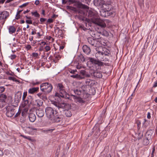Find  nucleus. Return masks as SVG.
Segmentation results:
<instances>
[{
    "instance_id": "5",
    "label": "nucleus",
    "mask_w": 157,
    "mask_h": 157,
    "mask_svg": "<svg viewBox=\"0 0 157 157\" xmlns=\"http://www.w3.org/2000/svg\"><path fill=\"white\" fill-rule=\"evenodd\" d=\"M45 112L47 117L50 120L53 118L55 115H57L58 113L56 110H54L50 107H47L45 109Z\"/></svg>"
},
{
    "instance_id": "30",
    "label": "nucleus",
    "mask_w": 157,
    "mask_h": 157,
    "mask_svg": "<svg viewBox=\"0 0 157 157\" xmlns=\"http://www.w3.org/2000/svg\"><path fill=\"white\" fill-rule=\"evenodd\" d=\"M31 13L35 17H39L40 15L36 11L35 12H31Z\"/></svg>"
},
{
    "instance_id": "21",
    "label": "nucleus",
    "mask_w": 157,
    "mask_h": 157,
    "mask_svg": "<svg viewBox=\"0 0 157 157\" xmlns=\"http://www.w3.org/2000/svg\"><path fill=\"white\" fill-rule=\"evenodd\" d=\"M29 121L31 122H34L36 118V116L35 114L33 113H30L29 115Z\"/></svg>"
},
{
    "instance_id": "57",
    "label": "nucleus",
    "mask_w": 157,
    "mask_h": 157,
    "mask_svg": "<svg viewBox=\"0 0 157 157\" xmlns=\"http://www.w3.org/2000/svg\"><path fill=\"white\" fill-rule=\"evenodd\" d=\"M22 11V10H20L18 11L17 12V15H18L19 14H20V13Z\"/></svg>"
},
{
    "instance_id": "52",
    "label": "nucleus",
    "mask_w": 157,
    "mask_h": 157,
    "mask_svg": "<svg viewBox=\"0 0 157 157\" xmlns=\"http://www.w3.org/2000/svg\"><path fill=\"white\" fill-rule=\"evenodd\" d=\"M33 56L37 57L38 56V54L37 53H33Z\"/></svg>"
},
{
    "instance_id": "2",
    "label": "nucleus",
    "mask_w": 157,
    "mask_h": 157,
    "mask_svg": "<svg viewBox=\"0 0 157 157\" xmlns=\"http://www.w3.org/2000/svg\"><path fill=\"white\" fill-rule=\"evenodd\" d=\"M88 20L93 23L97 24L102 27L106 26L104 22L99 18L98 13L94 11L89 10L88 12Z\"/></svg>"
},
{
    "instance_id": "38",
    "label": "nucleus",
    "mask_w": 157,
    "mask_h": 157,
    "mask_svg": "<svg viewBox=\"0 0 157 157\" xmlns=\"http://www.w3.org/2000/svg\"><path fill=\"white\" fill-rule=\"evenodd\" d=\"M144 122L143 124V126L145 128H146L147 127V125H146L145 123L147 122H148V121L146 119H144Z\"/></svg>"
},
{
    "instance_id": "28",
    "label": "nucleus",
    "mask_w": 157,
    "mask_h": 157,
    "mask_svg": "<svg viewBox=\"0 0 157 157\" xmlns=\"http://www.w3.org/2000/svg\"><path fill=\"white\" fill-rule=\"evenodd\" d=\"M6 104L5 101L0 99V108H3Z\"/></svg>"
},
{
    "instance_id": "35",
    "label": "nucleus",
    "mask_w": 157,
    "mask_h": 157,
    "mask_svg": "<svg viewBox=\"0 0 157 157\" xmlns=\"http://www.w3.org/2000/svg\"><path fill=\"white\" fill-rule=\"evenodd\" d=\"M44 48L46 52H47L51 50V47L47 45Z\"/></svg>"
},
{
    "instance_id": "11",
    "label": "nucleus",
    "mask_w": 157,
    "mask_h": 157,
    "mask_svg": "<svg viewBox=\"0 0 157 157\" xmlns=\"http://www.w3.org/2000/svg\"><path fill=\"white\" fill-rule=\"evenodd\" d=\"M113 14L112 12H107L102 9L100 11V15L102 17H107Z\"/></svg>"
},
{
    "instance_id": "26",
    "label": "nucleus",
    "mask_w": 157,
    "mask_h": 157,
    "mask_svg": "<svg viewBox=\"0 0 157 157\" xmlns=\"http://www.w3.org/2000/svg\"><path fill=\"white\" fill-rule=\"evenodd\" d=\"M80 73L83 76H86V77H89L90 75L86 73V71L84 70H82L80 71Z\"/></svg>"
},
{
    "instance_id": "36",
    "label": "nucleus",
    "mask_w": 157,
    "mask_h": 157,
    "mask_svg": "<svg viewBox=\"0 0 157 157\" xmlns=\"http://www.w3.org/2000/svg\"><path fill=\"white\" fill-rule=\"evenodd\" d=\"M27 92H24L22 98V100H24L27 95Z\"/></svg>"
},
{
    "instance_id": "48",
    "label": "nucleus",
    "mask_w": 157,
    "mask_h": 157,
    "mask_svg": "<svg viewBox=\"0 0 157 157\" xmlns=\"http://www.w3.org/2000/svg\"><path fill=\"white\" fill-rule=\"evenodd\" d=\"M157 86V81L154 82L153 87L155 88Z\"/></svg>"
},
{
    "instance_id": "34",
    "label": "nucleus",
    "mask_w": 157,
    "mask_h": 157,
    "mask_svg": "<svg viewBox=\"0 0 157 157\" xmlns=\"http://www.w3.org/2000/svg\"><path fill=\"white\" fill-rule=\"evenodd\" d=\"M136 123L137 124V128L138 129H139L140 128L141 122L140 121L138 120L136 121Z\"/></svg>"
},
{
    "instance_id": "25",
    "label": "nucleus",
    "mask_w": 157,
    "mask_h": 157,
    "mask_svg": "<svg viewBox=\"0 0 157 157\" xmlns=\"http://www.w3.org/2000/svg\"><path fill=\"white\" fill-rule=\"evenodd\" d=\"M105 50H103L102 51L103 53L104 57L105 56H109L110 55L109 51L106 49H105Z\"/></svg>"
},
{
    "instance_id": "8",
    "label": "nucleus",
    "mask_w": 157,
    "mask_h": 157,
    "mask_svg": "<svg viewBox=\"0 0 157 157\" xmlns=\"http://www.w3.org/2000/svg\"><path fill=\"white\" fill-rule=\"evenodd\" d=\"M87 40L89 43L93 46L97 47L100 45L101 43L96 40H94L92 38H89Z\"/></svg>"
},
{
    "instance_id": "23",
    "label": "nucleus",
    "mask_w": 157,
    "mask_h": 157,
    "mask_svg": "<svg viewBox=\"0 0 157 157\" xmlns=\"http://www.w3.org/2000/svg\"><path fill=\"white\" fill-rule=\"evenodd\" d=\"M8 30L10 33L12 34L15 32L16 29L13 26H10L8 28Z\"/></svg>"
},
{
    "instance_id": "64",
    "label": "nucleus",
    "mask_w": 157,
    "mask_h": 157,
    "mask_svg": "<svg viewBox=\"0 0 157 157\" xmlns=\"http://www.w3.org/2000/svg\"><path fill=\"white\" fill-rule=\"evenodd\" d=\"M21 29V28H20V27L18 28L17 29V32H19Z\"/></svg>"
},
{
    "instance_id": "56",
    "label": "nucleus",
    "mask_w": 157,
    "mask_h": 157,
    "mask_svg": "<svg viewBox=\"0 0 157 157\" xmlns=\"http://www.w3.org/2000/svg\"><path fill=\"white\" fill-rule=\"evenodd\" d=\"M36 34H37L38 35V37L39 38L41 36H42V35L40 34L39 32L36 33Z\"/></svg>"
},
{
    "instance_id": "12",
    "label": "nucleus",
    "mask_w": 157,
    "mask_h": 157,
    "mask_svg": "<svg viewBox=\"0 0 157 157\" xmlns=\"http://www.w3.org/2000/svg\"><path fill=\"white\" fill-rule=\"evenodd\" d=\"M101 8L107 12H110V11L112 9V6L110 4L105 2Z\"/></svg>"
},
{
    "instance_id": "44",
    "label": "nucleus",
    "mask_w": 157,
    "mask_h": 157,
    "mask_svg": "<svg viewBox=\"0 0 157 157\" xmlns=\"http://www.w3.org/2000/svg\"><path fill=\"white\" fill-rule=\"evenodd\" d=\"M32 30H33L32 32H31V34L32 35H34L36 33V30L35 29H32Z\"/></svg>"
},
{
    "instance_id": "47",
    "label": "nucleus",
    "mask_w": 157,
    "mask_h": 157,
    "mask_svg": "<svg viewBox=\"0 0 157 157\" xmlns=\"http://www.w3.org/2000/svg\"><path fill=\"white\" fill-rule=\"evenodd\" d=\"M31 46L30 45H27L26 46V48L27 50H29L31 48Z\"/></svg>"
},
{
    "instance_id": "50",
    "label": "nucleus",
    "mask_w": 157,
    "mask_h": 157,
    "mask_svg": "<svg viewBox=\"0 0 157 157\" xmlns=\"http://www.w3.org/2000/svg\"><path fill=\"white\" fill-rule=\"evenodd\" d=\"M55 57L58 60H59L61 58L60 56L59 55H56L55 56Z\"/></svg>"
},
{
    "instance_id": "27",
    "label": "nucleus",
    "mask_w": 157,
    "mask_h": 157,
    "mask_svg": "<svg viewBox=\"0 0 157 157\" xmlns=\"http://www.w3.org/2000/svg\"><path fill=\"white\" fill-rule=\"evenodd\" d=\"M54 130V129H45L42 130V132L45 133H48L49 132H52Z\"/></svg>"
},
{
    "instance_id": "55",
    "label": "nucleus",
    "mask_w": 157,
    "mask_h": 157,
    "mask_svg": "<svg viewBox=\"0 0 157 157\" xmlns=\"http://www.w3.org/2000/svg\"><path fill=\"white\" fill-rule=\"evenodd\" d=\"M3 155V152L2 151L0 150V157L2 156Z\"/></svg>"
},
{
    "instance_id": "3",
    "label": "nucleus",
    "mask_w": 157,
    "mask_h": 157,
    "mask_svg": "<svg viewBox=\"0 0 157 157\" xmlns=\"http://www.w3.org/2000/svg\"><path fill=\"white\" fill-rule=\"evenodd\" d=\"M53 104L57 108L60 112L62 111H65V114L67 117L71 116V112L68 110L71 108V105L69 104L64 103H59L56 101L53 102Z\"/></svg>"
},
{
    "instance_id": "31",
    "label": "nucleus",
    "mask_w": 157,
    "mask_h": 157,
    "mask_svg": "<svg viewBox=\"0 0 157 157\" xmlns=\"http://www.w3.org/2000/svg\"><path fill=\"white\" fill-rule=\"evenodd\" d=\"M8 79L10 80H12L13 81H14L15 82H19V81L17 79H16V78L14 77H9L8 78Z\"/></svg>"
},
{
    "instance_id": "29",
    "label": "nucleus",
    "mask_w": 157,
    "mask_h": 157,
    "mask_svg": "<svg viewBox=\"0 0 157 157\" xmlns=\"http://www.w3.org/2000/svg\"><path fill=\"white\" fill-rule=\"evenodd\" d=\"M7 98V96L5 94H2L0 95V99H2L3 101H5Z\"/></svg>"
},
{
    "instance_id": "17",
    "label": "nucleus",
    "mask_w": 157,
    "mask_h": 157,
    "mask_svg": "<svg viewBox=\"0 0 157 157\" xmlns=\"http://www.w3.org/2000/svg\"><path fill=\"white\" fill-rule=\"evenodd\" d=\"M71 96L74 100L75 101L76 103L78 102L79 103L82 104L84 102V101L80 98L77 97L73 95H72Z\"/></svg>"
},
{
    "instance_id": "54",
    "label": "nucleus",
    "mask_w": 157,
    "mask_h": 157,
    "mask_svg": "<svg viewBox=\"0 0 157 157\" xmlns=\"http://www.w3.org/2000/svg\"><path fill=\"white\" fill-rule=\"evenodd\" d=\"M29 3V2H27L25 3H24L22 5V6H23V7H25L26 6H27L28 4Z\"/></svg>"
},
{
    "instance_id": "40",
    "label": "nucleus",
    "mask_w": 157,
    "mask_h": 157,
    "mask_svg": "<svg viewBox=\"0 0 157 157\" xmlns=\"http://www.w3.org/2000/svg\"><path fill=\"white\" fill-rule=\"evenodd\" d=\"M54 20L52 18L48 19L47 21L48 23H52L53 21Z\"/></svg>"
},
{
    "instance_id": "62",
    "label": "nucleus",
    "mask_w": 157,
    "mask_h": 157,
    "mask_svg": "<svg viewBox=\"0 0 157 157\" xmlns=\"http://www.w3.org/2000/svg\"><path fill=\"white\" fill-rule=\"evenodd\" d=\"M42 14L43 15H45V11L44 10H42Z\"/></svg>"
},
{
    "instance_id": "45",
    "label": "nucleus",
    "mask_w": 157,
    "mask_h": 157,
    "mask_svg": "<svg viewBox=\"0 0 157 157\" xmlns=\"http://www.w3.org/2000/svg\"><path fill=\"white\" fill-rule=\"evenodd\" d=\"M26 22L28 24H32V20H26Z\"/></svg>"
},
{
    "instance_id": "7",
    "label": "nucleus",
    "mask_w": 157,
    "mask_h": 157,
    "mask_svg": "<svg viewBox=\"0 0 157 157\" xmlns=\"http://www.w3.org/2000/svg\"><path fill=\"white\" fill-rule=\"evenodd\" d=\"M9 16V13L7 11H4L0 13V20H4V21L2 23L3 25L5 21Z\"/></svg>"
},
{
    "instance_id": "51",
    "label": "nucleus",
    "mask_w": 157,
    "mask_h": 157,
    "mask_svg": "<svg viewBox=\"0 0 157 157\" xmlns=\"http://www.w3.org/2000/svg\"><path fill=\"white\" fill-rule=\"evenodd\" d=\"M40 3L39 1L36 0L35 1V4L36 5H38Z\"/></svg>"
},
{
    "instance_id": "15",
    "label": "nucleus",
    "mask_w": 157,
    "mask_h": 157,
    "mask_svg": "<svg viewBox=\"0 0 157 157\" xmlns=\"http://www.w3.org/2000/svg\"><path fill=\"white\" fill-rule=\"evenodd\" d=\"M50 120L53 122H59L62 120V118L60 116H57L56 115L54 117L52 118Z\"/></svg>"
},
{
    "instance_id": "60",
    "label": "nucleus",
    "mask_w": 157,
    "mask_h": 157,
    "mask_svg": "<svg viewBox=\"0 0 157 157\" xmlns=\"http://www.w3.org/2000/svg\"><path fill=\"white\" fill-rule=\"evenodd\" d=\"M90 79H87L86 80V82L87 83L88 82V83H89L90 82Z\"/></svg>"
},
{
    "instance_id": "22",
    "label": "nucleus",
    "mask_w": 157,
    "mask_h": 157,
    "mask_svg": "<svg viewBox=\"0 0 157 157\" xmlns=\"http://www.w3.org/2000/svg\"><path fill=\"white\" fill-rule=\"evenodd\" d=\"M93 75L97 78H101L102 77V75L100 72L95 71L93 73Z\"/></svg>"
},
{
    "instance_id": "42",
    "label": "nucleus",
    "mask_w": 157,
    "mask_h": 157,
    "mask_svg": "<svg viewBox=\"0 0 157 157\" xmlns=\"http://www.w3.org/2000/svg\"><path fill=\"white\" fill-rule=\"evenodd\" d=\"M31 84L33 86H35V85L39 84L40 82H35L33 81L31 82Z\"/></svg>"
},
{
    "instance_id": "49",
    "label": "nucleus",
    "mask_w": 157,
    "mask_h": 157,
    "mask_svg": "<svg viewBox=\"0 0 157 157\" xmlns=\"http://www.w3.org/2000/svg\"><path fill=\"white\" fill-rule=\"evenodd\" d=\"M57 17V15H56L55 14H53L52 17L51 18L52 19H53L54 20Z\"/></svg>"
},
{
    "instance_id": "19",
    "label": "nucleus",
    "mask_w": 157,
    "mask_h": 157,
    "mask_svg": "<svg viewBox=\"0 0 157 157\" xmlns=\"http://www.w3.org/2000/svg\"><path fill=\"white\" fill-rule=\"evenodd\" d=\"M39 90V88L38 87H33L30 88L28 91V93L31 94H33L37 92Z\"/></svg>"
},
{
    "instance_id": "32",
    "label": "nucleus",
    "mask_w": 157,
    "mask_h": 157,
    "mask_svg": "<svg viewBox=\"0 0 157 157\" xmlns=\"http://www.w3.org/2000/svg\"><path fill=\"white\" fill-rule=\"evenodd\" d=\"M20 136H21L23 137L24 138L27 139L28 140H29L30 141H33L32 139L31 138V137L30 136H24V135H21Z\"/></svg>"
},
{
    "instance_id": "53",
    "label": "nucleus",
    "mask_w": 157,
    "mask_h": 157,
    "mask_svg": "<svg viewBox=\"0 0 157 157\" xmlns=\"http://www.w3.org/2000/svg\"><path fill=\"white\" fill-rule=\"evenodd\" d=\"M20 113H21V112H20V111L18 112L17 113H16V114L15 115V117H17L20 114Z\"/></svg>"
},
{
    "instance_id": "37",
    "label": "nucleus",
    "mask_w": 157,
    "mask_h": 157,
    "mask_svg": "<svg viewBox=\"0 0 157 157\" xmlns=\"http://www.w3.org/2000/svg\"><path fill=\"white\" fill-rule=\"evenodd\" d=\"M5 89V88L2 86H0V93L3 92Z\"/></svg>"
},
{
    "instance_id": "41",
    "label": "nucleus",
    "mask_w": 157,
    "mask_h": 157,
    "mask_svg": "<svg viewBox=\"0 0 157 157\" xmlns=\"http://www.w3.org/2000/svg\"><path fill=\"white\" fill-rule=\"evenodd\" d=\"M46 20V18H40V21L41 22V23L42 24V23L44 22Z\"/></svg>"
},
{
    "instance_id": "10",
    "label": "nucleus",
    "mask_w": 157,
    "mask_h": 157,
    "mask_svg": "<svg viewBox=\"0 0 157 157\" xmlns=\"http://www.w3.org/2000/svg\"><path fill=\"white\" fill-rule=\"evenodd\" d=\"M36 113L39 117H42L44 114L43 109L41 107L37 108L36 110Z\"/></svg>"
},
{
    "instance_id": "59",
    "label": "nucleus",
    "mask_w": 157,
    "mask_h": 157,
    "mask_svg": "<svg viewBox=\"0 0 157 157\" xmlns=\"http://www.w3.org/2000/svg\"><path fill=\"white\" fill-rule=\"evenodd\" d=\"M77 68L78 69H80L82 67L79 65H78L77 66Z\"/></svg>"
},
{
    "instance_id": "39",
    "label": "nucleus",
    "mask_w": 157,
    "mask_h": 157,
    "mask_svg": "<svg viewBox=\"0 0 157 157\" xmlns=\"http://www.w3.org/2000/svg\"><path fill=\"white\" fill-rule=\"evenodd\" d=\"M103 34L105 36H108L109 35V34L108 32L105 30H104L103 31Z\"/></svg>"
},
{
    "instance_id": "6",
    "label": "nucleus",
    "mask_w": 157,
    "mask_h": 157,
    "mask_svg": "<svg viewBox=\"0 0 157 157\" xmlns=\"http://www.w3.org/2000/svg\"><path fill=\"white\" fill-rule=\"evenodd\" d=\"M97 49V52L96 53L95 55L96 58H97L99 60L101 61H108V59L107 58H104V56L103 55V53L102 51H98Z\"/></svg>"
},
{
    "instance_id": "1",
    "label": "nucleus",
    "mask_w": 157,
    "mask_h": 157,
    "mask_svg": "<svg viewBox=\"0 0 157 157\" xmlns=\"http://www.w3.org/2000/svg\"><path fill=\"white\" fill-rule=\"evenodd\" d=\"M40 89L42 92L38 93L36 94V96L40 99L45 100L47 99L46 95L52 91L53 87L51 84L45 82L40 84Z\"/></svg>"
},
{
    "instance_id": "20",
    "label": "nucleus",
    "mask_w": 157,
    "mask_h": 157,
    "mask_svg": "<svg viewBox=\"0 0 157 157\" xmlns=\"http://www.w3.org/2000/svg\"><path fill=\"white\" fill-rule=\"evenodd\" d=\"M82 50L83 52L87 55L89 54L91 52V50L89 47H88L86 45H84L83 46Z\"/></svg>"
},
{
    "instance_id": "18",
    "label": "nucleus",
    "mask_w": 157,
    "mask_h": 157,
    "mask_svg": "<svg viewBox=\"0 0 157 157\" xmlns=\"http://www.w3.org/2000/svg\"><path fill=\"white\" fill-rule=\"evenodd\" d=\"M105 2L103 0H95L94 3L96 6H100L101 8Z\"/></svg>"
},
{
    "instance_id": "13",
    "label": "nucleus",
    "mask_w": 157,
    "mask_h": 157,
    "mask_svg": "<svg viewBox=\"0 0 157 157\" xmlns=\"http://www.w3.org/2000/svg\"><path fill=\"white\" fill-rule=\"evenodd\" d=\"M6 109L7 110L6 113V116L10 117H13L15 113L14 109H12L10 107H7Z\"/></svg>"
},
{
    "instance_id": "33",
    "label": "nucleus",
    "mask_w": 157,
    "mask_h": 157,
    "mask_svg": "<svg viewBox=\"0 0 157 157\" xmlns=\"http://www.w3.org/2000/svg\"><path fill=\"white\" fill-rule=\"evenodd\" d=\"M24 101V102L23 104V107H25L29 103V101L28 99H26L24 100H23Z\"/></svg>"
},
{
    "instance_id": "46",
    "label": "nucleus",
    "mask_w": 157,
    "mask_h": 157,
    "mask_svg": "<svg viewBox=\"0 0 157 157\" xmlns=\"http://www.w3.org/2000/svg\"><path fill=\"white\" fill-rule=\"evenodd\" d=\"M147 117L148 119H150L151 118V113L149 112L147 113Z\"/></svg>"
},
{
    "instance_id": "43",
    "label": "nucleus",
    "mask_w": 157,
    "mask_h": 157,
    "mask_svg": "<svg viewBox=\"0 0 157 157\" xmlns=\"http://www.w3.org/2000/svg\"><path fill=\"white\" fill-rule=\"evenodd\" d=\"M16 55H11L10 56V57L11 59L13 60V59H15L16 58Z\"/></svg>"
},
{
    "instance_id": "9",
    "label": "nucleus",
    "mask_w": 157,
    "mask_h": 157,
    "mask_svg": "<svg viewBox=\"0 0 157 157\" xmlns=\"http://www.w3.org/2000/svg\"><path fill=\"white\" fill-rule=\"evenodd\" d=\"M78 6L81 9L79 10V13L83 15L85 14V10H86V11L87 10H88L89 8L87 6L83 5L81 3L78 4Z\"/></svg>"
},
{
    "instance_id": "58",
    "label": "nucleus",
    "mask_w": 157,
    "mask_h": 157,
    "mask_svg": "<svg viewBox=\"0 0 157 157\" xmlns=\"http://www.w3.org/2000/svg\"><path fill=\"white\" fill-rule=\"evenodd\" d=\"M17 96L19 98V99H21V94L20 93L19 94L17 95Z\"/></svg>"
},
{
    "instance_id": "61",
    "label": "nucleus",
    "mask_w": 157,
    "mask_h": 157,
    "mask_svg": "<svg viewBox=\"0 0 157 157\" xmlns=\"http://www.w3.org/2000/svg\"><path fill=\"white\" fill-rule=\"evenodd\" d=\"M6 0H0V3L3 4Z\"/></svg>"
},
{
    "instance_id": "24",
    "label": "nucleus",
    "mask_w": 157,
    "mask_h": 157,
    "mask_svg": "<svg viewBox=\"0 0 157 157\" xmlns=\"http://www.w3.org/2000/svg\"><path fill=\"white\" fill-rule=\"evenodd\" d=\"M43 102L39 99H37L35 100V105L38 106H40L42 105Z\"/></svg>"
},
{
    "instance_id": "16",
    "label": "nucleus",
    "mask_w": 157,
    "mask_h": 157,
    "mask_svg": "<svg viewBox=\"0 0 157 157\" xmlns=\"http://www.w3.org/2000/svg\"><path fill=\"white\" fill-rule=\"evenodd\" d=\"M23 129L27 133L30 134H32V132L34 130H36L37 129L36 128H34L31 127H24Z\"/></svg>"
},
{
    "instance_id": "63",
    "label": "nucleus",
    "mask_w": 157,
    "mask_h": 157,
    "mask_svg": "<svg viewBox=\"0 0 157 157\" xmlns=\"http://www.w3.org/2000/svg\"><path fill=\"white\" fill-rule=\"evenodd\" d=\"M29 10H26V11H24L23 12V13H24V14H25V13H28V12H29Z\"/></svg>"
},
{
    "instance_id": "14",
    "label": "nucleus",
    "mask_w": 157,
    "mask_h": 157,
    "mask_svg": "<svg viewBox=\"0 0 157 157\" xmlns=\"http://www.w3.org/2000/svg\"><path fill=\"white\" fill-rule=\"evenodd\" d=\"M90 60L93 64L97 65L99 66H102L103 65V63L99 60H97L94 58H90Z\"/></svg>"
},
{
    "instance_id": "4",
    "label": "nucleus",
    "mask_w": 157,
    "mask_h": 157,
    "mask_svg": "<svg viewBox=\"0 0 157 157\" xmlns=\"http://www.w3.org/2000/svg\"><path fill=\"white\" fill-rule=\"evenodd\" d=\"M56 87L57 92L55 94V96L63 98H69V95L65 90L64 86L62 83H58L56 85Z\"/></svg>"
}]
</instances>
